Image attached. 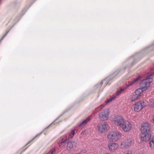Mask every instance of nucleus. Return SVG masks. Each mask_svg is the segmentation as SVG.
<instances>
[{
	"label": "nucleus",
	"mask_w": 154,
	"mask_h": 154,
	"mask_svg": "<svg viewBox=\"0 0 154 154\" xmlns=\"http://www.w3.org/2000/svg\"><path fill=\"white\" fill-rule=\"evenodd\" d=\"M113 121L115 124L121 127L125 132H129L132 129V126L131 123L122 117H116Z\"/></svg>",
	"instance_id": "obj_1"
},
{
	"label": "nucleus",
	"mask_w": 154,
	"mask_h": 154,
	"mask_svg": "<svg viewBox=\"0 0 154 154\" xmlns=\"http://www.w3.org/2000/svg\"><path fill=\"white\" fill-rule=\"evenodd\" d=\"M121 137L119 133L116 131H111L109 132L107 136L109 141L116 142L119 140Z\"/></svg>",
	"instance_id": "obj_2"
},
{
	"label": "nucleus",
	"mask_w": 154,
	"mask_h": 154,
	"mask_svg": "<svg viewBox=\"0 0 154 154\" xmlns=\"http://www.w3.org/2000/svg\"><path fill=\"white\" fill-rule=\"evenodd\" d=\"M153 73L151 74L148 76V78L141 81L140 83V86L143 90H146L150 86V83L152 81V78L150 77L152 75Z\"/></svg>",
	"instance_id": "obj_3"
},
{
	"label": "nucleus",
	"mask_w": 154,
	"mask_h": 154,
	"mask_svg": "<svg viewBox=\"0 0 154 154\" xmlns=\"http://www.w3.org/2000/svg\"><path fill=\"white\" fill-rule=\"evenodd\" d=\"M109 116V110L107 109H106L99 113V118L102 121H105L108 119Z\"/></svg>",
	"instance_id": "obj_4"
},
{
	"label": "nucleus",
	"mask_w": 154,
	"mask_h": 154,
	"mask_svg": "<svg viewBox=\"0 0 154 154\" xmlns=\"http://www.w3.org/2000/svg\"><path fill=\"white\" fill-rule=\"evenodd\" d=\"M151 128V125L147 122L143 123L140 128V131L143 134L148 133Z\"/></svg>",
	"instance_id": "obj_5"
},
{
	"label": "nucleus",
	"mask_w": 154,
	"mask_h": 154,
	"mask_svg": "<svg viewBox=\"0 0 154 154\" xmlns=\"http://www.w3.org/2000/svg\"><path fill=\"white\" fill-rule=\"evenodd\" d=\"M133 140L131 139H126L123 141L120 144V146L122 148H128L134 143Z\"/></svg>",
	"instance_id": "obj_6"
},
{
	"label": "nucleus",
	"mask_w": 154,
	"mask_h": 154,
	"mask_svg": "<svg viewBox=\"0 0 154 154\" xmlns=\"http://www.w3.org/2000/svg\"><path fill=\"white\" fill-rule=\"evenodd\" d=\"M108 126V125L105 122L98 124L97 128L99 132L100 133H104L107 130Z\"/></svg>",
	"instance_id": "obj_7"
},
{
	"label": "nucleus",
	"mask_w": 154,
	"mask_h": 154,
	"mask_svg": "<svg viewBox=\"0 0 154 154\" xmlns=\"http://www.w3.org/2000/svg\"><path fill=\"white\" fill-rule=\"evenodd\" d=\"M145 106L143 101H139L136 102L134 106V110L135 112H139Z\"/></svg>",
	"instance_id": "obj_8"
},
{
	"label": "nucleus",
	"mask_w": 154,
	"mask_h": 154,
	"mask_svg": "<svg viewBox=\"0 0 154 154\" xmlns=\"http://www.w3.org/2000/svg\"><path fill=\"white\" fill-rule=\"evenodd\" d=\"M107 146L109 150L111 152H114L118 148V145L114 142L109 141L107 144Z\"/></svg>",
	"instance_id": "obj_9"
},
{
	"label": "nucleus",
	"mask_w": 154,
	"mask_h": 154,
	"mask_svg": "<svg viewBox=\"0 0 154 154\" xmlns=\"http://www.w3.org/2000/svg\"><path fill=\"white\" fill-rule=\"evenodd\" d=\"M67 137V135L65 134L63 135V137L60 139V143L59 145L60 147L61 148L65 146L67 143V140H68Z\"/></svg>",
	"instance_id": "obj_10"
},
{
	"label": "nucleus",
	"mask_w": 154,
	"mask_h": 154,
	"mask_svg": "<svg viewBox=\"0 0 154 154\" xmlns=\"http://www.w3.org/2000/svg\"><path fill=\"white\" fill-rule=\"evenodd\" d=\"M77 143L75 141L68 142L67 143V149L70 150L76 146Z\"/></svg>",
	"instance_id": "obj_11"
},
{
	"label": "nucleus",
	"mask_w": 154,
	"mask_h": 154,
	"mask_svg": "<svg viewBox=\"0 0 154 154\" xmlns=\"http://www.w3.org/2000/svg\"><path fill=\"white\" fill-rule=\"evenodd\" d=\"M151 137V134L149 133L143 134V135L141 136V140L144 141H148Z\"/></svg>",
	"instance_id": "obj_12"
},
{
	"label": "nucleus",
	"mask_w": 154,
	"mask_h": 154,
	"mask_svg": "<svg viewBox=\"0 0 154 154\" xmlns=\"http://www.w3.org/2000/svg\"><path fill=\"white\" fill-rule=\"evenodd\" d=\"M90 120V118L89 117H88L85 120L82 121L79 125V127H83Z\"/></svg>",
	"instance_id": "obj_13"
},
{
	"label": "nucleus",
	"mask_w": 154,
	"mask_h": 154,
	"mask_svg": "<svg viewBox=\"0 0 154 154\" xmlns=\"http://www.w3.org/2000/svg\"><path fill=\"white\" fill-rule=\"evenodd\" d=\"M141 76H139L137 77L136 78L132 80L131 82L128 85V86H129L131 85H132L134 84L135 82H136L137 81H138L139 79H140Z\"/></svg>",
	"instance_id": "obj_14"
},
{
	"label": "nucleus",
	"mask_w": 154,
	"mask_h": 154,
	"mask_svg": "<svg viewBox=\"0 0 154 154\" xmlns=\"http://www.w3.org/2000/svg\"><path fill=\"white\" fill-rule=\"evenodd\" d=\"M148 103L150 106L151 107L154 106V99L153 98H150L149 99Z\"/></svg>",
	"instance_id": "obj_15"
},
{
	"label": "nucleus",
	"mask_w": 154,
	"mask_h": 154,
	"mask_svg": "<svg viewBox=\"0 0 154 154\" xmlns=\"http://www.w3.org/2000/svg\"><path fill=\"white\" fill-rule=\"evenodd\" d=\"M144 91L145 90H143L142 88L140 87L135 91V94H136L140 95V94Z\"/></svg>",
	"instance_id": "obj_16"
},
{
	"label": "nucleus",
	"mask_w": 154,
	"mask_h": 154,
	"mask_svg": "<svg viewBox=\"0 0 154 154\" xmlns=\"http://www.w3.org/2000/svg\"><path fill=\"white\" fill-rule=\"evenodd\" d=\"M116 98V95H113V96L111 97L108 100L106 101V104L112 101L113 100H114Z\"/></svg>",
	"instance_id": "obj_17"
},
{
	"label": "nucleus",
	"mask_w": 154,
	"mask_h": 154,
	"mask_svg": "<svg viewBox=\"0 0 154 154\" xmlns=\"http://www.w3.org/2000/svg\"><path fill=\"white\" fill-rule=\"evenodd\" d=\"M149 146L150 147L154 148V136L152 137L151 140L150 141Z\"/></svg>",
	"instance_id": "obj_18"
},
{
	"label": "nucleus",
	"mask_w": 154,
	"mask_h": 154,
	"mask_svg": "<svg viewBox=\"0 0 154 154\" xmlns=\"http://www.w3.org/2000/svg\"><path fill=\"white\" fill-rule=\"evenodd\" d=\"M140 95L136 94L134 95L131 98V100L134 101L137 100L140 97Z\"/></svg>",
	"instance_id": "obj_19"
},
{
	"label": "nucleus",
	"mask_w": 154,
	"mask_h": 154,
	"mask_svg": "<svg viewBox=\"0 0 154 154\" xmlns=\"http://www.w3.org/2000/svg\"><path fill=\"white\" fill-rule=\"evenodd\" d=\"M75 134V131L73 130H72L69 135V139L72 138L74 136Z\"/></svg>",
	"instance_id": "obj_20"
},
{
	"label": "nucleus",
	"mask_w": 154,
	"mask_h": 154,
	"mask_svg": "<svg viewBox=\"0 0 154 154\" xmlns=\"http://www.w3.org/2000/svg\"><path fill=\"white\" fill-rule=\"evenodd\" d=\"M124 91V90L122 88H120L119 90L117 91L115 95H116V97L117 95H119L121 94L122 92Z\"/></svg>",
	"instance_id": "obj_21"
},
{
	"label": "nucleus",
	"mask_w": 154,
	"mask_h": 154,
	"mask_svg": "<svg viewBox=\"0 0 154 154\" xmlns=\"http://www.w3.org/2000/svg\"><path fill=\"white\" fill-rule=\"evenodd\" d=\"M55 149L54 148H52L47 154H53L55 152Z\"/></svg>",
	"instance_id": "obj_22"
},
{
	"label": "nucleus",
	"mask_w": 154,
	"mask_h": 154,
	"mask_svg": "<svg viewBox=\"0 0 154 154\" xmlns=\"http://www.w3.org/2000/svg\"><path fill=\"white\" fill-rule=\"evenodd\" d=\"M125 154H132V152L131 151H128L125 152Z\"/></svg>",
	"instance_id": "obj_23"
},
{
	"label": "nucleus",
	"mask_w": 154,
	"mask_h": 154,
	"mask_svg": "<svg viewBox=\"0 0 154 154\" xmlns=\"http://www.w3.org/2000/svg\"><path fill=\"white\" fill-rule=\"evenodd\" d=\"M154 69V68H152L150 69V70L151 71L153 70Z\"/></svg>",
	"instance_id": "obj_24"
},
{
	"label": "nucleus",
	"mask_w": 154,
	"mask_h": 154,
	"mask_svg": "<svg viewBox=\"0 0 154 154\" xmlns=\"http://www.w3.org/2000/svg\"><path fill=\"white\" fill-rule=\"evenodd\" d=\"M153 121H154V116L153 117Z\"/></svg>",
	"instance_id": "obj_25"
},
{
	"label": "nucleus",
	"mask_w": 154,
	"mask_h": 154,
	"mask_svg": "<svg viewBox=\"0 0 154 154\" xmlns=\"http://www.w3.org/2000/svg\"><path fill=\"white\" fill-rule=\"evenodd\" d=\"M103 105H101V106H103Z\"/></svg>",
	"instance_id": "obj_26"
},
{
	"label": "nucleus",
	"mask_w": 154,
	"mask_h": 154,
	"mask_svg": "<svg viewBox=\"0 0 154 154\" xmlns=\"http://www.w3.org/2000/svg\"><path fill=\"white\" fill-rule=\"evenodd\" d=\"M1 0H0V4L1 3Z\"/></svg>",
	"instance_id": "obj_27"
},
{
	"label": "nucleus",
	"mask_w": 154,
	"mask_h": 154,
	"mask_svg": "<svg viewBox=\"0 0 154 154\" xmlns=\"http://www.w3.org/2000/svg\"><path fill=\"white\" fill-rule=\"evenodd\" d=\"M7 33H6V35H7Z\"/></svg>",
	"instance_id": "obj_28"
}]
</instances>
